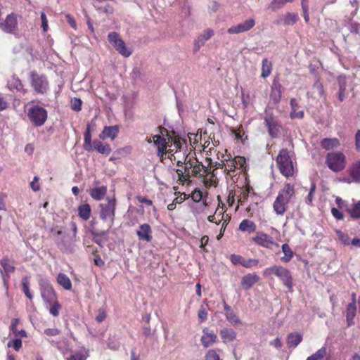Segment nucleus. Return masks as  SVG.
Listing matches in <instances>:
<instances>
[{"instance_id": "nucleus-23", "label": "nucleus", "mask_w": 360, "mask_h": 360, "mask_svg": "<svg viewBox=\"0 0 360 360\" xmlns=\"http://www.w3.org/2000/svg\"><path fill=\"white\" fill-rule=\"evenodd\" d=\"M94 150L105 156H108L112 151L110 145L101 140H94L92 143V146Z\"/></svg>"}, {"instance_id": "nucleus-7", "label": "nucleus", "mask_w": 360, "mask_h": 360, "mask_svg": "<svg viewBox=\"0 0 360 360\" xmlns=\"http://www.w3.org/2000/svg\"><path fill=\"white\" fill-rule=\"evenodd\" d=\"M108 40L114 49L122 56L127 58L131 55V50L127 47L125 42L120 37L119 33L116 32H110L108 35Z\"/></svg>"}, {"instance_id": "nucleus-2", "label": "nucleus", "mask_w": 360, "mask_h": 360, "mask_svg": "<svg viewBox=\"0 0 360 360\" xmlns=\"http://www.w3.org/2000/svg\"><path fill=\"white\" fill-rule=\"evenodd\" d=\"M276 162L280 173L283 176L286 178L294 176L295 167L287 148H283L279 151Z\"/></svg>"}, {"instance_id": "nucleus-53", "label": "nucleus", "mask_w": 360, "mask_h": 360, "mask_svg": "<svg viewBox=\"0 0 360 360\" xmlns=\"http://www.w3.org/2000/svg\"><path fill=\"white\" fill-rule=\"evenodd\" d=\"M316 184L312 182L311 184V186H310V189H309V192L307 195V202L309 205H311L312 204V201H313V198H314V194L315 193V191H316Z\"/></svg>"}, {"instance_id": "nucleus-39", "label": "nucleus", "mask_w": 360, "mask_h": 360, "mask_svg": "<svg viewBox=\"0 0 360 360\" xmlns=\"http://www.w3.org/2000/svg\"><path fill=\"white\" fill-rule=\"evenodd\" d=\"M282 251L284 253V256L281 258V260L283 262H290L293 257V252L290 247L287 243H285L282 245Z\"/></svg>"}, {"instance_id": "nucleus-60", "label": "nucleus", "mask_w": 360, "mask_h": 360, "mask_svg": "<svg viewBox=\"0 0 360 360\" xmlns=\"http://www.w3.org/2000/svg\"><path fill=\"white\" fill-rule=\"evenodd\" d=\"M10 88H15L17 90H20L22 88V84L20 79L13 78L11 82H9Z\"/></svg>"}, {"instance_id": "nucleus-11", "label": "nucleus", "mask_w": 360, "mask_h": 360, "mask_svg": "<svg viewBox=\"0 0 360 360\" xmlns=\"http://www.w3.org/2000/svg\"><path fill=\"white\" fill-rule=\"evenodd\" d=\"M115 199H108L106 203H101L99 205L101 207L100 217L106 220L108 218H113L115 216Z\"/></svg>"}, {"instance_id": "nucleus-38", "label": "nucleus", "mask_w": 360, "mask_h": 360, "mask_svg": "<svg viewBox=\"0 0 360 360\" xmlns=\"http://www.w3.org/2000/svg\"><path fill=\"white\" fill-rule=\"evenodd\" d=\"M347 212L351 218L356 219L360 218V201L353 204L351 207L347 209Z\"/></svg>"}, {"instance_id": "nucleus-9", "label": "nucleus", "mask_w": 360, "mask_h": 360, "mask_svg": "<svg viewBox=\"0 0 360 360\" xmlns=\"http://www.w3.org/2000/svg\"><path fill=\"white\" fill-rule=\"evenodd\" d=\"M265 126L267 128L269 135L272 139L279 137L281 134V126L272 112H266L264 118Z\"/></svg>"}, {"instance_id": "nucleus-12", "label": "nucleus", "mask_w": 360, "mask_h": 360, "mask_svg": "<svg viewBox=\"0 0 360 360\" xmlns=\"http://www.w3.org/2000/svg\"><path fill=\"white\" fill-rule=\"evenodd\" d=\"M255 25V20L250 18L238 25L231 26L227 30V32L230 34H240L248 32Z\"/></svg>"}, {"instance_id": "nucleus-4", "label": "nucleus", "mask_w": 360, "mask_h": 360, "mask_svg": "<svg viewBox=\"0 0 360 360\" xmlns=\"http://www.w3.org/2000/svg\"><path fill=\"white\" fill-rule=\"evenodd\" d=\"M325 163L331 171L340 172L346 167V157L340 151L330 152L326 156Z\"/></svg>"}, {"instance_id": "nucleus-36", "label": "nucleus", "mask_w": 360, "mask_h": 360, "mask_svg": "<svg viewBox=\"0 0 360 360\" xmlns=\"http://www.w3.org/2000/svg\"><path fill=\"white\" fill-rule=\"evenodd\" d=\"M107 193V187L102 186L91 188V198L96 200H101L104 198Z\"/></svg>"}, {"instance_id": "nucleus-63", "label": "nucleus", "mask_w": 360, "mask_h": 360, "mask_svg": "<svg viewBox=\"0 0 360 360\" xmlns=\"http://www.w3.org/2000/svg\"><path fill=\"white\" fill-rule=\"evenodd\" d=\"M234 160L236 162L237 167L239 166L240 168H245L246 166V159L243 156H236L234 158Z\"/></svg>"}, {"instance_id": "nucleus-15", "label": "nucleus", "mask_w": 360, "mask_h": 360, "mask_svg": "<svg viewBox=\"0 0 360 360\" xmlns=\"http://www.w3.org/2000/svg\"><path fill=\"white\" fill-rule=\"evenodd\" d=\"M209 174L208 167H205L197 159L192 160L191 177H204Z\"/></svg>"}, {"instance_id": "nucleus-50", "label": "nucleus", "mask_w": 360, "mask_h": 360, "mask_svg": "<svg viewBox=\"0 0 360 360\" xmlns=\"http://www.w3.org/2000/svg\"><path fill=\"white\" fill-rule=\"evenodd\" d=\"M84 148L89 151L90 150V124H86V132L84 135Z\"/></svg>"}, {"instance_id": "nucleus-44", "label": "nucleus", "mask_w": 360, "mask_h": 360, "mask_svg": "<svg viewBox=\"0 0 360 360\" xmlns=\"http://www.w3.org/2000/svg\"><path fill=\"white\" fill-rule=\"evenodd\" d=\"M327 354V349L325 347L319 349L316 353L309 356L307 360H321Z\"/></svg>"}, {"instance_id": "nucleus-59", "label": "nucleus", "mask_w": 360, "mask_h": 360, "mask_svg": "<svg viewBox=\"0 0 360 360\" xmlns=\"http://www.w3.org/2000/svg\"><path fill=\"white\" fill-rule=\"evenodd\" d=\"M8 347H13L16 351H18L22 347V340L20 339H15L9 341L8 343Z\"/></svg>"}, {"instance_id": "nucleus-64", "label": "nucleus", "mask_w": 360, "mask_h": 360, "mask_svg": "<svg viewBox=\"0 0 360 360\" xmlns=\"http://www.w3.org/2000/svg\"><path fill=\"white\" fill-rule=\"evenodd\" d=\"M87 356L81 352L72 354L68 360H86Z\"/></svg>"}, {"instance_id": "nucleus-41", "label": "nucleus", "mask_w": 360, "mask_h": 360, "mask_svg": "<svg viewBox=\"0 0 360 360\" xmlns=\"http://www.w3.org/2000/svg\"><path fill=\"white\" fill-rule=\"evenodd\" d=\"M299 17L297 13H287L283 18V22L285 25H294L298 20Z\"/></svg>"}, {"instance_id": "nucleus-13", "label": "nucleus", "mask_w": 360, "mask_h": 360, "mask_svg": "<svg viewBox=\"0 0 360 360\" xmlns=\"http://www.w3.org/2000/svg\"><path fill=\"white\" fill-rule=\"evenodd\" d=\"M17 27V18L13 13L8 15L4 21L0 22V29L6 33H14Z\"/></svg>"}, {"instance_id": "nucleus-49", "label": "nucleus", "mask_w": 360, "mask_h": 360, "mask_svg": "<svg viewBox=\"0 0 360 360\" xmlns=\"http://www.w3.org/2000/svg\"><path fill=\"white\" fill-rule=\"evenodd\" d=\"M205 360H221L216 349H209L205 355Z\"/></svg>"}, {"instance_id": "nucleus-14", "label": "nucleus", "mask_w": 360, "mask_h": 360, "mask_svg": "<svg viewBox=\"0 0 360 360\" xmlns=\"http://www.w3.org/2000/svg\"><path fill=\"white\" fill-rule=\"evenodd\" d=\"M252 239L257 245L266 248H269L270 245L278 246L277 243H274L271 236L264 232H257Z\"/></svg>"}, {"instance_id": "nucleus-61", "label": "nucleus", "mask_w": 360, "mask_h": 360, "mask_svg": "<svg viewBox=\"0 0 360 360\" xmlns=\"http://www.w3.org/2000/svg\"><path fill=\"white\" fill-rule=\"evenodd\" d=\"M191 196L193 201L200 202L202 198V193L200 190L195 189Z\"/></svg>"}, {"instance_id": "nucleus-6", "label": "nucleus", "mask_w": 360, "mask_h": 360, "mask_svg": "<svg viewBox=\"0 0 360 360\" xmlns=\"http://www.w3.org/2000/svg\"><path fill=\"white\" fill-rule=\"evenodd\" d=\"M30 78L31 86L36 94H46L47 93L49 84L45 75L32 71L30 73Z\"/></svg>"}, {"instance_id": "nucleus-10", "label": "nucleus", "mask_w": 360, "mask_h": 360, "mask_svg": "<svg viewBox=\"0 0 360 360\" xmlns=\"http://www.w3.org/2000/svg\"><path fill=\"white\" fill-rule=\"evenodd\" d=\"M39 285L41 297L46 304L51 305L53 302L56 300V292L53 287L45 281H41Z\"/></svg>"}, {"instance_id": "nucleus-8", "label": "nucleus", "mask_w": 360, "mask_h": 360, "mask_svg": "<svg viewBox=\"0 0 360 360\" xmlns=\"http://www.w3.org/2000/svg\"><path fill=\"white\" fill-rule=\"evenodd\" d=\"M27 115L34 126L40 127L47 119V111L41 106L34 105L29 108Z\"/></svg>"}, {"instance_id": "nucleus-46", "label": "nucleus", "mask_w": 360, "mask_h": 360, "mask_svg": "<svg viewBox=\"0 0 360 360\" xmlns=\"http://www.w3.org/2000/svg\"><path fill=\"white\" fill-rule=\"evenodd\" d=\"M336 234L339 240L344 245H350V238L347 233L342 232L340 230H336Z\"/></svg>"}, {"instance_id": "nucleus-5", "label": "nucleus", "mask_w": 360, "mask_h": 360, "mask_svg": "<svg viewBox=\"0 0 360 360\" xmlns=\"http://www.w3.org/2000/svg\"><path fill=\"white\" fill-rule=\"evenodd\" d=\"M178 169L176 172L178 175L179 181L184 184L190 181L191 178L192 160L188 158V155H184L182 160H176Z\"/></svg>"}, {"instance_id": "nucleus-21", "label": "nucleus", "mask_w": 360, "mask_h": 360, "mask_svg": "<svg viewBox=\"0 0 360 360\" xmlns=\"http://www.w3.org/2000/svg\"><path fill=\"white\" fill-rule=\"evenodd\" d=\"M119 133V127L117 125L105 127L102 132L99 134V138L102 140L110 138L114 140Z\"/></svg>"}, {"instance_id": "nucleus-35", "label": "nucleus", "mask_w": 360, "mask_h": 360, "mask_svg": "<svg viewBox=\"0 0 360 360\" xmlns=\"http://www.w3.org/2000/svg\"><path fill=\"white\" fill-rule=\"evenodd\" d=\"M203 178L204 184L206 187L217 186L218 180L214 171H211L210 169H209V174Z\"/></svg>"}, {"instance_id": "nucleus-1", "label": "nucleus", "mask_w": 360, "mask_h": 360, "mask_svg": "<svg viewBox=\"0 0 360 360\" xmlns=\"http://www.w3.org/2000/svg\"><path fill=\"white\" fill-rule=\"evenodd\" d=\"M295 195V185L285 183L273 202L274 212L279 216H283L288 209V205L292 198Z\"/></svg>"}, {"instance_id": "nucleus-56", "label": "nucleus", "mask_w": 360, "mask_h": 360, "mask_svg": "<svg viewBox=\"0 0 360 360\" xmlns=\"http://www.w3.org/2000/svg\"><path fill=\"white\" fill-rule=\"evenodd\" d=\"M259 264V260L256 259H245L244 264H243V266L247 269L252 268L254 266H257Z\"/></svg>"}, {"instance_id": "nucleus-33", "label": "nucleus", "mask_w": 360, "mask_h": 360, "mask_svg": "<svg viewBox=\"0 0 360 360\" xmlns=\"http://www.w3.org/2000/svg\"><path fill=\"white\" fill-rule=\"evenodd\" d=\"M58 283L65 290H71L72 283L69 277L63 273H60L57 276Z\"/></svg>"}, {"instance_id": "nucleus-17", "label": "nucleus", "mask_w": 360, "mask_h": 360, "mask_svg": "<svg viewBox=\"0 0 360 360\" xmlns=\"http://www.w3.org/2000/svg\"><path fill=\"white\" fill-rule=\"evenodd\" d=\"M136 235L139 240L150 242L153 239L151 226L146 223L141 224L136 231Z\"/></svg>"}, {"instance_id": "nucleus-20", "label": "nucleus", "mask_w": 360, "mask_h": 360, "mask_svg": "<svg viewBox=\"0 0 360 360\" xmlns=\"http://www.w3.org/2000/svg\"><path fill=\"white\" fill-rule=\"evenodd\" d=\"M259 281V277L256 274H248L243 276L240 284L242 288L247 290L250 289Z\"/></svg>"}, {"instance_id": "nucleus-37", "label": "nucleus", "mask_w": 360, "mask_h": 360, "mask_svg": "<svg viewBox=\"0 0 360 360\" xmlns=\"http://www.w3.org/2000/svg\"><path fill=\"white\" fill-rule=\"evenodd\" d=\"M272 71V63L267 58H264L262 63V73L261 77L266 78L269 77Z\"/></svg>"}, {"instance_id": "nucleus-25", "label": "nucleus", "mask_w": 360, "mask_h": 360, "mask_svg": "<svg viewBox=\"0 0 360 360\" xmlns=\"http://www.w3.org/2000/svg\"><path fill=\"white\" fill-rule=\"evenodd\" d=\"M224 308L225 311V316L228 321H229L231 324L240 323V320L238 316L225 301H224Z\"/></svg>"}, {"instance_id": "nucleus-52", "label": "nucleus", "mask_w": 360, "mask_h": 360, "mask_svg": "<svg viewBox=\"0 0 360 360\" xmlns=\"http://www.w3.org/2000/svg\"><path fill=\"white\" fill-rule=\"evenodd\" d=\"M207 314H208L206 308L204 306L201 305L198 314L200 323H202L207 320Z\"/></svg>"}, {"instance_id": "nucleus-40", "label": "nucleus", "mask_w": 360, "mask_h": 360, "mask_svg": "<svg viewBox=\"0 0 360 360\" xmlns=\"http://www.w3.org/2000/svg\"><path fill=\"white\" fill-rule=\"evenodd\" d=\"M223 166L225 168V171H226L229 174L231 172H235L236 169L237 168L236 162L234 158L224 160L223 161Z\"/></svg>"}, {"instance_id": "nucleus-3", "label": "nucleus", "mask_w": 360, "mask_h": 360, "mask_svg": "<svg viewBox=\"0 0 360 360\" xmlns=\"http://www.w3.org/2000/svg\"><path fill=\"white\" fill-rule=\"evenodd\" d=\"M263 276L265 277H268L271 276L272 274L276 275L278 278L281 279L283 285L288 288V290L291 292L292 291V276L291 275L290 271L282 266L274 265L269 268L265 269L263 271Z\"/></svg>"}, {"instance_id": "nucleus-43", "label": "nucleus", "mask_w": 360, "mask_h": 360, "mask_svg": "<svg viewBox=\"0 0 360 360\" xmlns=\"http://www.w3.org/2000/svg\"><path fill=\"white\" fill-rule=\"evenodd\" d=\"M79 215L81 218L86 220L90 217V206L88 204H85L79 207L78 209Z\"/></svg>"}, {"instance_id": "nucleus-24", "label": "nucleus", "mask_w": 360, "mask_h": 360, "mask_svg": "<svg viewBox=\"0 0 360 360\" xmlns=\"http://www.w3.org/2000/svg\"><path fill=\"white\" fill-rule=\"evenodd\" d=\"M220 337L224 343L233 342L236 339V332L229 328H224L219 332Z\"/></svg>"}, {"instance_id": "nucleus-58", "label": "nucleus", "mask_w": 360, "mask_h": 360, "mask_svg": "<svg viewBox=\"0 0 360 360\" xmlns=\"http://www.w3.org/2000/svg\"><path fill=\"white\" fill-rule=\"evenodd\" d=\"M106 318V310L105 308H100L98 311V315L96 316L97 322L101 323Z\"/></svg>"}, {"instance_id": "nucleus-55", "label": "nucleus", "mask_w": 360, "mask_h": 360, "mask_svg": "<svg viewBox=\"0 0 360 360\" xmlns=\"http://www.w3.org/2000/svg\"><path fill=\"white\" fill-rule=\"evenodd\" d=\"M231 131H232L233 134H235L236 139H237V140H242L243 139V136L245 134V132L243 131V127L242 125H240L236 129H233L231 130Z\"/></svg>"}, {"instance_id": "nucleus-28", "label": "nucleus", "mask_w": 360, "mask_h": 360, "mask_svg": "<svg viewBox=\"0 0 360 360\" xmlns=\"http://www.w3.org/2000/svg\"><path fill=\"white\" fill-rule=\"evenodd\" d=\"M302 340V334L299 333H291L287 336V345L289 348H295Z\"/></svg>"}, {"instance_id": "nucleus-31", "label": "nucleus", "mask_w": 360, "mask_h": 360, "mask_svg": "<svg viewBox=\"0 0 360 360\" xmlns=\"http://www.w3.org/2000/svg\"><path fill=\"white\" fill-rule=\"evenodd\" d=\"M340 146V141L337 138H325L321 142V146L326 150H330Z\"/></svg>"}, {"instance_id": "nucleus-32", "label": "nucleus", "mask_w": 360, "mask_h": 360, "mask_svg": "<svg viewBox=\"0 0 360 360\" xmlns=\"http://www.w3.org/2000/svg\"><path fill=\"white\" fill-rule=\"evenodd\" d=\"M169 142L173 143L174 146L175 148V153H177L178 150L181 151L183 149V145H186V140L184 139H181L179 136H169L168 137Z\"/></svg>"}, {"instance_id": "nucleus-42", "label": "nucleus", "mask_w": 360, "mask_h": 360, "mask_svg": "<svg viewBox=\"0 0 360 360\" xmlns=\"http://www.w3.org/2000/svg\"><path fill=\"white\" fill-rule=\"evenodd\" d=\"M294 0H273L269 6V8L275 11L284 6L288 2H292Z\"/></svg>"}, {"instance_id": "nucleus-47", "label": "nucleus", "mask_w": 360, "mask_h": 360, "mask_svg": "<svg viewBox=\"0 0 360 360\" xmlns=\"http://www.w3.org/2000/svg\"><path fill=\"white\" fill-rule=\"evenodd\" d=\"M29 285H30V282H29L28 278L27 277L22 278V290L23 292L25 293V296L27 298H29L30 300H32L33 296L31 294V292H30Z\"/></svg>"}, {"instance_id": "nucleus-29", "label": "nucleus", "mask_w": 360, "mask_h": 360, "mask_svg": "<svg viewBox=\"0 0 360 360\" xmlns=\"http://www.w3.org/2000/svg\"><path fill=\"white\" fill-rule=\"evenodd\" d=\"M338 84L339 86L338 98L340 102H342L346 95L347 78L342 76L339 77L338 78Z\"/></svg>"}, {"instance_id": "nucleus-34", "label": "nucleus", "mask_w": 360, "mask_h": 360, "mask_svg": "<svg viewBox=\"0 0 360 360\" xmlns=\"http://www.w3.org/2000/svg\"><path fill=\"white\" fill-rule=\"evenodd\" d=\"M169 142L167 141L166 139L162 138L158 143L155 144L158 148L157 155L161 160L163 158V155L167 154V148L169 146ZM172 146H169L171 147Z\"/></svg>"}, {"instance_id": "nucleus-51", "label": "nucleus", "mask_w": 360, "mask_h": 360, "mask_svg": "<svg viewBox=\"0 0 360 360\" xmlns=\"http://www.w3.org/2000/svg\"><path fill=\"white\" fill-rule=\"evenodd\" d=\"M52 306L49 309L50 314L53 316H58L59 314V309H60V304L55 300L52 303Z\"/></svg>"}, {"instance_id": "nucleus-19", "label": "nucleus", "mask_w": 360, "mask_h": 360, "mask_svg": "<svg viewBox=\"0 0 360 360\" xmlns=\"http://www.w3.org/2000/svg\"><path fill=\"white\" fill-rule=\"evenodd\" d=\"M282 94V85L278 81L274 80L271 86L270 99L274 104H278L281 101Z\"/></svg>"}, {"instance_id": "nucleus-18", "label": "nucleus", "mask_w": 360, "mask_h": 360, "mask_svg": "<svg viewBox=\"0 0 360 360\" xmlns=\"http://www.w3.org/2000/svg\"><path fill=\"white\" fill-rule=\"evenodd\" d=\"M213 35V30L210 28L205 30L203 33L200 34L194 41V51H198L200 47L202 46Z\"/></svg>"}, {"instance_id": "nucleus-27", "label": "nucleus", "mask_w": 360, "mask_h": 360, "mask_svg": "<svg viewBox=\"0 0 360 360\" xmlns=\"http://www.w3.org/2000/svg\"><path fill=\"white\" fill-rule=\"evenodd\" d=\"M356 314V307L354 303H349L346 309V321L348 326L354 325V319Z\"/></svg>"}, {"instance_id": "nucleus-62", "label": "nucleus", "mask_w": 360, "mask_h": 360, "mask_svg": "<svg viewBox=\"0 0 360 360\" xmlns=\"http://www.w3.org/2000/svg\"><path fill=\"white\" fill-rule=\"evenodd\" d=\"M253 188L252 187H250V186H248L247 188H245V190H244L243 191V196L240 198V199L239 200V201L240 202H245L248 200V195L250 193H251L252 192L253 193Z\"/></svg>"}, {"instance_id": "nucleus-26", "label": "nucleus", "mask_w": 360, "mask_h": 360, "mask_svg": "<svg viewBox=\"0 0 360 360\" xmlns=\"http://www.w3.org/2000/svg\"><path fill=\"white\" fill-rule=\"evenodd\" d=\"M238 229L242 232L250 234L255 232L257 229V225L254 221L248 219H245L240 223Z\"/></svg>"}, {"instance_id": "nucleus-30", "label": "nucleus", "mask_w": 360, "mask_h": 360, "mask_svg": "<svg viewBox=\"0 0 360 360\" xmlns=\"http://www.w3.org/2000/svg\"><path fill=\"white\" fill-rule=\"evenodd\" d=\"M298 103L297 100L295 98H292L290 99V107H291V112L290 113V117L291 119H302L304 117V111H297L298 108Z\"/></svg>"}, {"instance_id": "nucleus-57", "label": "nucleus", "mask_w": 360, "mask_h": 360, "mask_svg": "<svg viewBox=\"0 0 360 360\" xmlns=\"http://www.w3.org/2000/svg\"><path fill=\"white\" fill-rule=\"evenodd\" d=\"M313 87L317 89L318 94L320 96H322L324 95V89L323 85L321 82L320 79L317 78L316 82H314Z\"/></svg>"}, {"instance_id": "nucleus-45", "label": "nucleus", "mask_w": 360, "mask_h": 360, "mask_svg": "<svg viewBox=\"0 0 360 360\" xmlns=\"http://www.w3.org/2000/svg\"><path fill=\"white\" fill-rule=\"evenodd\" d=\"M0 264L2 266L4 271L6 274L11 273L14 271V266H12L8 257H4L0 261Z\"/></svg>"}, {"instance_id": "nucleus-54", "label": "nucleus", "mask_w": 360, "mask_h": 360, "mask_svg": "<svg viewBox=\"0 0 360 360\" xmlns=\"http://www.w3.org/2000/svg\"><path fill=\"white\" fill-rule=\"evenodd\" d=\"M82 101L79 98H74L70 101V106L72 110L79 111L81 110Z\"/></svg>"}, {"instance_id": "nucleus-22", "label": "nucleus", "mask_w": 360, "mask_h": 360, "mask_svg": "<svg viewBox=\"0 0 360 360\" xmlns=\"http://www.w3.org/2000/svg\"><path fill=\"white\" fill-rule=\"evenodd\" d=\"M348 173L353 182L360 183V160L350 165L348 169Z\"/></svg>"}, {"instance_id": "nucleus-16", "label": "nucleus", "mask_w": 360, "mask_h": 360, "mask_svg": "<svg viewBox=\"0 0 360 360\" xmlns=\"http://www.w3.org/2000/svg\"><path fill=\"white\" fill-rule=\"evenodd\" d=\"M218 340L217 335L213 331H210L207 328L202 329V335L200 338L202 345L207 348L216 343Z\"/></svg>"}, {"instance_id": "nucleus-48", "label": "nucleus", "mask_w": 360, "mask_h": 360, "mask_svg": "<svg viewBox=\"0 0 360 360\" xmlns=\"http://www.w3.org/2000/svg\"><path fill=\"white\" fill-rule=\"evenodd\" d=\"M229 259L233 265H241L244 264L245 258L239 255L232 254L230 255Z\"/></svg>"}]
</instances>
